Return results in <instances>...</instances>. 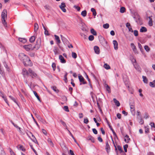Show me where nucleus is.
I'll return each mask as SVG.
<instances>
[{"label":"nucleus","mask_w":155,"mask_h":155,"mask_svg":"<svg viewBox=\"0 0 155 155\" xmlns=\"http://www.w3.org/2000/svg\"><path fill=\"white\" fill-rule=\"evenodd\" d=\"M26 51H28V54L31 57H34L35 56V52L33 51V49H26Z\"/></svg>","instance_id":"5"},{"label":"nucleus","mask_w":155,"mask_h":155,"mask_svg":"<svg viewBox=\"0 0 155 155\" xmlns=\"http://www.w3.org/2000/svg\"><path fill=\"white\" fill-rule=\"evenodd\" d=\"M128 147V145L127 144H125L124 146V151L125 152H127V148Z\"/></svg>","instance_id":"40"},{"label":"nucleus","mask_w":155,"mask_h":155,"mask_svg":"<svg viewBox=\"0 0 155 155\" xmlns=\"http://www.w3.org/2000/svg\"><path fill=\"white\" fill-rule=\"evenodd\" d=\"M28 72L30 73V75L32 78H34L36 76L37 74L31 68H29Z\"/></svg>","instance_id":"6"},{"label":"nucleus","mask_w":155,"mask_h":155,"mask_svg":"<svg viewBox=\"0 0 155 155\" xmlns=\"http://www.w3.org/2000/svg\"><path fill=\"white\" fill-rule=\"evenodd\" d=\"M30 147H31V149H32V150L34 151V152L35 153V154H36L37 155V152L36 151V150L33 148V146L32 145H30Z\"/></svg>","instance_id":"53"},{"label":"nucleus","mask_w":155,"mask_h":155,"mask_svg":"<svg viewBox=\"0 0 155 155\" xmlns=\"http://www.w3.org/2000/svg\"><path fill=\"white\" fill-rule=\"evenodd\" d=\"M109 27V25L108 23L104 24L103 25V27L104 28L107 29Z\"/></svg>","instance_id":"37"},{"label":"nucleus","mask_w":155,"mask_h":155,"mask_svg":"<svg viewBox=\"0 0 155 155\" xmlns=\"http://www.w3.org/2000/svg\"><path fill=\"white\" fill-rule=\"evenodd\" d=\"M48 141L51 145H53L52 142L50 138H48Z\"/></svg>","instance_id":"52"},{"label":"nucleus","mask_w":155,"mask_h":155,"mask_svg":"<svg viewBox=\"0 0 155 155\" xmlns=\"http://www.w3.org/2000/svg\"><path fill=\"white\" fill-rule=\"evenodd\" d=\"M9 97L11 100H12V101H13L15 103H16L17 104H18L16 100V99L14 97H13L11 96H9Z\"/></svg>","instance_id":"38"},{"label":"nucleus","mask_w":155,"mask_h":155,"mask_svg":"<svg viewBox=\"0 0 155 155\" xmlns=\"http://www.w3.org/2000/svg\"><path fill=\"white\" fill-rule=\"evenodd\" d=\"M74 7L77 9V11H79L80 10L81 8L80 7L78 6L75 5L74 6Z\"/></svg>","instance_id":"47"},{"label":"nucleus","mask_w":155,"mask_h":155,"mask_svg":"<svg viewBox=\"0 0 155 155\" xmlns=\"http://www.w3.org/2000/svg\"><path fill=\"white\" fill-rule=\"evenodd\" d=\"M33 93H34V94H35V97L38 99V100L39 101H41L40 99V98L39 96L38 95L37 92L35 91H34Z\"/></svg>","instance_id":"30"},{"label":"nucleus","mask_w":155,"mask_h":155,"mask_svg":"<svg viewBox=\"0 0 155 155\" xmlns=\"http://www.w3.org/2000/svg\"><path fill=\"white\" fill-rule=\"evenodd\" d=\"M10 152L11 155H16L15 153L11 149H10Z\"/></svg>","instance_id":"62"},{"label":"nucleus","mask_w":155,"mask_h":155,"mask_svg":"<svg viewBox=\"0 0 155 155\" xmlns=\"http://www.w3.org/2000/svg\"><path fill=\"white\" fill-rule=\"evenodd\" d=\"M62 40L64 45L66 46V48L68 47L70 48H73V47L72 45L70 43L68 40L65 38H63Z\"/></svg>","instance_id":"3"},{"label":"nucleus","mask_w":155,"mask_h":155,"mask_svg":"<svg viewBox=\"0 0 155 155\" xmlns=\"http://www.w3.org/2000/svg\"><path fill=\"white\" fill-rule=\"evenodd\" d=\"M40 48V45H39L38 44H36V45L35 46H34L33 48Z\"/></svg>","instance_id":"55"},{"label":"nucleus","mask_w":155,"mask_h":155,"mask_svg":"<svg viewBox=\"0 0 155 155\" xmlns=\"http://www.w3.org/2000/svg\"><path fill=\"white\" fill-rule=\"evenodd\" d=\"M97 139L100 142H102L103 141V140L100 137H98Z\"/></svg>","instance_id":"63"},{"label":"nucleus","mask_w":155,"mask_h":155,"mask_svg":"<svg viewBox=\"0 0 155 155\" xmlns=\"http://www.w3.org/2000/svg\"><path fill=\"white\" fill-rule=\"evenodd\" d=\"M113 101L115 103V105L117 106V107H119L120 105V104L119 102L117 101L116 98H114Z\"/></svg>","instance_id":"17"},{"label":"nucleus","mask_w":155,"mask_h":155,"mask_svg":"<svg viewBox=\"0 0 155 155\" xmlns=\"http://www.w3.org/2000/svg\"><path fill=\"white\" fill-rule=\"evenodd\" d=\"M60 122H61V124H62V125L64 127H67V125L66 123L63 121L62 120H60Z\"/></svg>","instance_id":"46"},{"label":"nucleus","mask_w":155,"mask_h":155,"mask_svg":"<svg viewBox=\"0 0 155 155\" xmlns=\"http://www.w3.org/2000/svg\"><path fill=\"white\" fill-rule=\"evenodd\" d=\"M117 148L118 150L120 151V153L122 152L123 151L120 145L117 146Z\"/></svg>","instance_id":"43"},{"label":"nucleus","mask_w":155,"mask_h":155,"mask_svg":"<svg viewBox=\"0 0 155 155\" xmlns=\"http://www.w3.org/2000/svg\"><path fill=\"white\" fill-rule=\"evenodd\" d=\"M24 48H31L32 45L31 44H30L28 45H24L23 46Z\"/></svg>","instance_id":"23"},{"label":"nucleus","mask_w":155,"mask_h":155,"mask_svg":"<svg viewBox=\"0 0 155 155\" xmlns=\"http://www.w3.org/2000/svg\"><path fill=\"white\" fill-rule=\"evenodd\" d=\"M66 7V5L65 3L64 2H62L61 5L59 6V7L61 9L62 11L64 12H66V9L64 8Z\"/></svg>","instance_id":"7"},{"label":"nucleus","mask_w":155,"mask_h":155,"mask_svg":"<svg viewBox=\"0 0 155 155\" xmlns=\"http://www.w3.org/2000/svg\"><path fill=\"white\" fill-rule=\"evenodd\" d=\"M113 44L114 45V48H118V44L116 40H114L113 41Z\"/></svg>","instance_id":"18"},{"label":"nucleus","mask_w":155,"mask_h":155,"mask_svg":"<svg viewBox=\"0 0 155 155\" xmlns=\"http://www.w3.org/2000/svg\"><path fill=\"white\" fill-rule=\"evenodd\" d=\"M18 40L20 42L24 43L27 41V40L25 38H18Z\"/></svg>","instance_id":"19"},{"label":"nucleus","mask_w":155,"mask_h":155,"mask_svg":"<svg viewBox=\"0 0 155 155\" xmlns=\"http://www.w3.org/2000/svg\"><path fill=\"white\" fill-rule=\"evenodd\" d=\"M142 78H143V81L144 83H147L148 82V80L147 78L144 76H142Z\"/></svg>","instance_id":"32"},{"label":"nucleus","mask_w":155,"mask_h":155,"mask_svg":"<svg viewBox=\"0 0 155 155\" xmlns=\"http://www.w3.org/2000/svg\"><path fill=\"white\" fill-rule=\"evenodd\" d=\"M22 73L24 77H25L26 76L28 75V71L25 68L22 69Z\"/></svg>","instance_id":"9"},{"label":"nucleus","mask_w":155,"mask_h":155,"mask_svg":"<svg viewBox=\"0 0 155 155\" xmlns=\"http://www.w3.org/2000/svg\"><path fill=\"white\" fill-rule=\"evenodd\" d=\"M92 131L95 134H97V131L95 128H93L92 129Z\"/></svg>","instance_id":"54"},{"label":"nucleus","mask_w":155,"mask_h":155,"mask_svg":"<svg viewBox=\"0 0 155 155\" xmlns=\"http://www.w3.org/2000/svg\"><path fill=\"white\" fill-rule=\"evenodd\" d=\"M130 111L132 113H135V110L134 105L133 104H130Z\"/></svg>","instance_id":"16"},{"label":"nucleus","mask_w":155,"mask_h":155,"mask_svg":"<svg viewBox=\"0 0 155 155\" xmlns=\"http://www.w3.org/2000/svg\"><path fill=\"white\" fill-rule=\"evenodd\" d=\"M133 65L137 71L140 72H141V68L140 66L137 64V63H135V64H134Z\"/></svg>","instance_id":"8"},{"label":"nucleus","mask_w":155,"mask_h":155,"mask_svg":"<svg viewBox=\"0 0 155 155\" xmlns=\"http://www.w3.org/2000/svg\"><path fill=\"white\" fill-rule=\"evenodd\" d=\"M105 149L107 153H108L110 152V147L108 141L106 142Z\"/></svg>","instance_id":"10"},{"label":"nucleus","mask_w":155,"mask_h":155,"mask_svg":"<svg viewBox=\"0 0 155 155\" xmlns=\"http://www.w3.org/2000/svg\"><path fill=\"white\" fill-rule=\"evenodd\" d=\"M126 26L128 29L129 28L131 27V25L130 23L127 22L126 24Z\"/></svg>","instance_id":"58"},{"label":"nucleus","mask_w":155,"mask_h":155,"mask_svg":"<svg viewBox=\"0 0 155 155\" xmlns=\"http://www.w3.org/2000/svg\"><path fill=\"white\" fill-rule=\"evenodd\" d=\"M59 59L60 60V62L62 63H66V61L64 59V57L62 55H60L59 56Z\"/></svg>","instance_id":"13"},{"label":"nucleus","mask_w":155,"mask_h":155,"mask_svg":"<svg viewBox=\"0 0 155 155\" xmlns=\"http://www.w3.org/2000/svg\"><path fill=\"white\" fill-rule=\"evenodd\" d=\"M63 109L66 111L69 112V110L68 109V107L67 106H64L63 107Z\"/></svg>","instance_id":"39"},{"label":"nucleus","mask_w":155,"mask_h":155,"mask_svg":"<svg viewBox=\"0 0 155 155\" xmlns=\"http://www.w3.org/2000/svg\"><path fill=\"white\" fill-rule=\"evenodd\" d=\"M20 59L22 61L25 66H32V63L28 56L23 53H20L19 54Z\"/></svg>","instance_id":"1"},{"label":"nucleus","mask_w":155,"mask_h":155,"mask_svg":"<svg viewBox=\"0 0 155 155\" xmlns=\"http://www.w3.org/2000/svg\"><path fill=\"white\" fill-rule=\"evenodd\" d=\"M107 123L108 126H109V128L110 129V130L112 131H113L114 130L113 129V128L111 126L109 122H108V121H107Z\"/></svg>","instance_id":"50"},{"label":"nucleus","mask_w":155,"mask_h":155,"mask_svg":"<svg viewBox=\"0 0 155 155\" xmlns=\"http://www.w3.org/2000/svg\"><path fill=\"white\" fill-rule=\"evenodd\" d=\"M125 7H121L120 9V12L121 13H123L125 12Z\"/></svg>","instance_id":"31"},{"label":"nucleus","mask_w":155,"mask_h":155,"mask_svg":"<svg viewBox=\"0 0 155 155\" xmlns=\"http://www.w3.org/2000/svg\"><path fill=\"white\" fill-rule=\"evenodd\" d=\"M81 15L83 17H85L87 15V11L86 10H84L82 12Z\"/></svg>","instance_id":"35"},{"label":"nucleus","mask_w":155,"mask_h":155,"mask_svg":"<svg viewBox=\"0 0 155 155\" xmlns=\"http://www.w3.org/2000/svg\"><path fill=\"white\" fill-rule=\"evenodd\" d=\"M35 37L34 36H32L30 38L29 41L31 43H32L35 41Z\"/></svg>","instance_id":"26"},{"label":"nucleus","mask_w":155,"mask_h":155,"mask_svg":"<svg viewBox=\"0 0 155 155\" xmlns=\"http://www.w3.org/2000/svg\"><path fill=\"white\" fill-rule=\"evenodd\" d=\"M19 149L21 150L22 151H25L26 150L24 148L23 146L22 145H20Z\"/></svg>","instance_id":"49"},{"label":"nucleus","mask_w":155,"mask_h":155,"mask_svg":"<svg viewBox=\"0 0 155 155\" xmlns=\"http://www.w3.org/2000/svg\"><path fill=\"white\" fill-rule=\"evenodd\" d=\"M100 130L102 134L103 135H104L105 134V131H104V130L103 128L102 127L100 129Z\"/></svg>","instance_id":"57"},{"label":"nucleus","mask_w":155,"mask_h":155,"mask_svg":"<svg viewBox=\"0 0 155 155\" xmlns=\"http://www.w3.org/2000/svg\"><path fill=\"white\" fill-rule=\"evenodd\" d=\"M7 17V11L5 9H4L2 13V21L4 26L5 27H7V23L5 21V18Z\"/></svg>","instance_id":"2"},{"label":"nucleus","mask_w":155,"mask_h":155,"mask_svg":"<svg viewBox=\"0 0 155 155\" xmlns=\"http://www.w3.org/2000/svg\"><path fill=\"white\" fill-rule=\"evenodd\" d=\"M88 39L89 40L92 41L94 39V36L92 35H90Z\"/></svg>","instance_id":"44"},{"label":"nucleus","mask_w":155,"mask_h":155,"mask_svg":"<svg viewBox=\"0 0 155 155\" xmlns=\"http://www.w3.org/2000/svg\"><path fill=\"white\" fill-rule=\"evenodd\" d=\"M149 19V21L148 22L149 25L150 26H151L153 25V21L152 18L150 17L149 16L148 17Z\"/></svg>","instance_id":"24"},{"label":"nucleus","mask_w":155,"mask_h":155,"mask_svg":"<svg viewBox=\"0 0 155 155\" xmlns=\"http://www.w3.org/2000/svg\"><path fill=\"white\" fill-rule=\"evenodd\" d=\"M124 137L126 138L127 140L128 141H129L130 140V138H129V136L128 135H126Z\"/></svg>","instance_id":"59"},{"label":"nucleus","mask_w":155,"mask_h":155,"mask_svg":"<svg viewBox=\"0 0 155 155\" xmlns=\"http://www.w3.org/2000/svg\"><path fill=\"white\" fill-rule=\"evenodd\" d=\"M91 11L93 12V14L94 16H95L97 14L94 8H92L91 9Z\"/></svg>","instance_id":"29"},{"label":"nucleus","mask_w":155,"mask_h":155,"mask_svg":"<svg viewBox=\"0 0 155 155\" xmlns=\"http://www.w3.org/2000/svg\"><path fill=\"white\" fill-rule=\"evenodd\" d=\"M130 60L131 61L132 63L133 64H134V63H136V60L135 58L132 55H130Z\"/></svg>","instance_id":"15"},{"label":"nucleus","mask_w":155,"mask_h":155,"mask_svg":"<svg viewBox=\"0 0 155 155\" xmlns=\"http://www.w3.org/2000/svg\"><path fill=\"white\" fill-rule=\"evenodd\" d=\"M54 37L57 44L59 45V44L61 43V41L59 36L55 35H54Z\"/></svg>","instance_id":"11"},{"label":"nucleus","mask_w":155,"mask_h":155,"mask_svg":"<svg viewBox=\"0 0 155 155\" xmlns=\"http://www.w3.org/2000/svg\"><path fill=\"white\" fill-rule=\"evenodd\" d=\"M149 132V129L147 127L145 128V132L146 133H148Z\"/></svg>","instance_id":"60"},{"label":"nucleus","mask_w":155,"mask_h":155,"mask_svg":"<svg viewBox=\"0 0 155 155\" xmlns=\"http://www.w3.org/2000/svg\"><path fill=\"white\" fill-rule=\"evenodd\" d=\"M134 32V34L135 36H137L138 35V31L137 30H135Z\"/></svg>","instance_id":"48"},{"label":"nucleus","mask_w":155,"mask_h":155,"mask_svg":"<svg viewBox=\"0 0 155 155\" xmlns=\"http://www.w3.org/2000/svg\"><path fill=\"white\" fill-rule=\"evenodd\" d=\"M3 64L4 65V66L7 69V71H9V68H8V65H7V64H6V63L5 62H3Z\"/></svg>","instance_id":"42"},{"label":"nucleus","mask_w":155,"mask_h":155,"mask_svg":"<svg viewBox=\"0 0 155 155\" xmlns=\"http://www.w3.org/2000/svg\"><path fill=\"white\" fill-rule=\"evenodd\" d=\"M89 122L87 118L84 119V122L86 124H87Z\"/></svg>","instance_id":"56"},{"label":"nucleus","mask_w":155,"mask_h":155,"mask_svg":"<svg viewBox=\"0 0 155 155\" xmlns=\"http://www.w3.org/2000/svg\"><path fill=\"white\" fill-rule=\"evenodd\" d=\"M148 117H149V116L148 115V114L147 113H146L145 114V115H144V118L146 119H147V118H148Z\"/></svg>","instance_id":"61"},{"label":"nucleus","mask_w":155,"mask_h":155,"mask_svg":"<svg viewBox=\"0 0 155 155\" xmlns=\"http://www.w3.org/2000/svg\"><path fill=\"white\" fill-rule=\"evenodd\" d=\"M105 87L106 88V90L108 91V93L110 92V87L107 84H105Z\"/></svg>","instance_id":"27"},{"label":"nucleus","mask_w":155,"mask_h":155,"mask_svg":"<svg viewBox=\"0 0 155 155\" xmlns=\"http://www.w3.org/2000/svg\"><path fill=\"white\" fill-rule=\"evenodd\" d=\"M150 86L152 87H155V80H153L152 82H150L149 83Z\"/></svg>","instance_id":"22"},{"label":"nucleus","mask_w":155,"mask_h":155,"mask_svg":"<svg viewBox=\"0 0 155 155\" xmlns=\"http://www.w3.org/2000/svg\"><path fill=\"white\" fill-rule=\"evenodd\" d=\"M38 25L37 23H35L34 25V31L36 32L38 29Z\"/></svg>","instance_id":"20"},{"label":"nucleus","mask_w":155,"mask_h":155,"mask_svg":"<svg viewBox=\"0 0 155 155\" xmlns=\"http://www.w3.org/2000/svg\"><path fill=\"white\" fill-rule=\"evenodd\" d=\"M2 98L5 101L7 104L9 105L8 103L7 99V98L6 97L4 96H3L2 97Z\"/></svg>","instance_id":"36"},{"label":"nucleus","mask_w":155,"mask_h":155,"mask_svg":"<svg viewBox=\"0 0 155 155\" xmlns=\"http://www.w3.org/2000/svg\"><path fill=\"white\" fill-rule=\"evenodd\" d=\"M45 30V35H49L50 34L48 33V31L47 30L46 28L44 29Z\"/></svg>","instance_id":"51"},{"label":"nucleus","mask_w":155,"mask_h":155,"mask_svg":"<svg viewBox=\"0 0 155 155\" xmlns=\"http://www.w3.org/2000/svg\"><path fill=\"white\" fill-rule=\"evenodd\" d=\"M150 125L152 127L155 128V125L154 123L151 122L150 124Z\"/></svg>","instance_id":"64"},{"label":"nucleus","mask_w":155,"mask_h":155,"mask_svg":"<svg viewBox=\"0 0 155 155\" xmlns=\"http://www.w3.org/2000/svg\"><path fill=\"white\" fill-rule=\"evenodd\" d=\"M78 78L80 81L81 82L80 83V85H81L82 84H87L86 82L84 81V78L81 75L79 76H78Z\"/></svg>","instance_id":"4"},{"label":"nucleus","mask_w":155,"mask_h":155,"mask_svg":"<svg viewBox=\"0 0 155 155\" xmlns=\"http://www.w3.org/2000/svg\"><path fill=\"white\" fill-rule=\"evenodd\" d=\"M147 31V29L144 27H142L140 29V32H146Z\"/></svg>","instance_id":"21"},{"label":"nucleus","mask_w":155,"mask_h":155,"mask_svg":"<svg viewBox=\"0 0 155 155\" xmlns=\"http://www.w3.org/2000/svg\"><path fill=\"white\" fill-rule=\"evenodd\" d=\"M91 33L94 35H97V32L93 28L91 29Z\"/></svg>","instance_id":"28"},{"label":"nucleus","mask_w":155,"mask_h":155,"mask_svg":"<svg viewBox=\"0 0 155 155\" xmlns=\"http://www.w3.org/2000/svg\"><path fill=\"white\" fill-rule=\"evenodd\" d=\"M87 139L88 140H91L93 143H94L95 142L94 138L91 135L88 136Z\"/></svg>","instance_id":"14"},{"label":"nucleus","mask_w":155,"mask_h":155,"mask_svg":"<svg viewBox=\"0 0 155 155\" xmlns=\"http://www.w3.org/2000/svg\"><path fill=\"white\" fill-rule=\"evenodd\" d=\"M29 133L31 135L32 137V139H31L32 140V141L34 142V143H38V142L37 141L36 138H35V136L32 134L30 132H29Z\"/></svg>","instance_id":"12"},{"label":"nucleus","mask_w":155,"mask_h":155,"mask_svg":"<svg viewBox=\"0 0 155 155\" xmlns=\"http://www.w3.org/2000/svg\"><path fill=\"white\" fill-rule=\"evenodd\" d=\"M104 67L105 69H109L110 68V66L106 63L104 64Z\"/></svg>","instance_id":"33"},{"label":"nucleus","mask_w":155,"mask_h":155,"mask_svg":"<svg viewBox=\"0 0 155 155\" xmlns=\"http://www.w3.org/2000/svg\"><path fill=\"white\" fill-rule=\"evenodd\" d=\"M95 53L97 54H99L100 53V49H94Z\"/></svg>","instance_id":"45"},{"label":"nucleus","mask_w":155,"mask_h":155,"mask_svg":"<svg viewBox=\"0 0 155 155\" xmlns=\"http://www.w3.org/2000/svg\"><path fill=\"white\" fill-rule=\"evenodd\" d=\"M68 74L66 72L65 74H64V81L66 83H67V75Z\"/></svg>","instance_id":"34"},{"label":"nucleus","mask_w":155,"mask_h":155,"mask_svg":"<svg viewBox=\"0 0 155 155\" xmlns=\"http://www.w3.org/2000/svg\"><path fill=\"white\" fill-rule=\"evenodd\" d=\"M72 57L74 58H76L77 57V55L74 52H72Z\"/></svg>","instance_id":"41"},{"label":"nucleus","mask_w":155,"mask_h":155,"mask_svg":"<svg viewBox=\"0 0 155 155\" xmlns=\"http://www.w3.org/2000/svg\"><path fill=\"white\" fill-rule=\"evenodd\" d=\"M104 47L105 48H108L109 47V46L107 45V41H105V40H104L103 41V45Z\"/></svg>","instance_id":"25"}]
</instances>
